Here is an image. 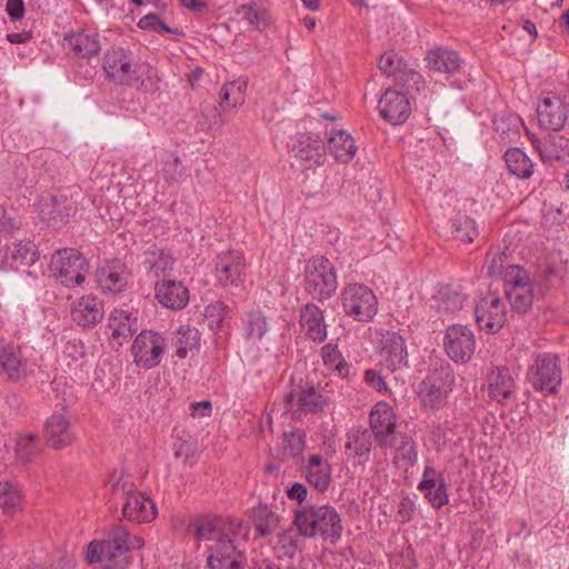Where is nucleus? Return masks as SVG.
I'll return each mask as SVG.
<instances>
[{
	"instance_id": "nucleus-1",
	"label": "nucleus",
	"mask_w": 569,
	"mask_h": 569,
	"mask_svg": "<svg viewBox=\"0 0 569 569\" xmlns=\"http://www.w3.org/2000/svg\"><path fill=\"white\" fill-rule=\"evenodd\" d=\"M194 533L199 540L209 541V569H239L240 553L233 546L232 537L248 535L239 521L223 518H200L194 522Z\"/></svg>"
},
{
	"instance_id": "nucleus-2",
	"label": "nucleus",
	"mask_w": 569,
	"mask_h": 569,
	"mask_svg": "<svg viewBox=\"0 0 569 569\" xmlns=\"http://www.w3.org/2000/svg\"><path fill=\"white\" fill-rule=\"evenodd\" d=\"M144 546L139 536H131L126 528L116 525L110 528L106 539L92 541L88 548L89 562H100L103 569H124L128 565V551Z\"/></svg>"
},
{
	"instance_id": "nucleus-3",
	"label": "nucleus",
	"mask_w": 569,
	"mask_h": 569,
	"mask_svg": "<svg viewBox=\"0 0 569 569\" xmlns=\"http://www.w3.org/2000/svg\"><path fill=\"white\" fill-rule=\"evenodd\" d=\"M293 523L306 538L320 537L332 543L342 535L343 526L339 512L330 505H306L296 510Z\"/></svg>"
},
{
	"instance_id": "nucleus-4",
	"label": "nucleus",
	"mask_w": 569,
	"mask_h": 569,
	"mask_svg": "<svg viewBox=\"0 0 569 569\" xmlns=\"http://www.w3.org/2000/svg\"><path fill=\"white\" fill-rule=\"evenodd\" d=\"M102 67L107 77L114 82L148 90L150 68L136 61L131 52L122 48L112 49L104 54Z\"/></svg>"
},
{
	"instance_id": "nucleus-5",
	"label": "nucleus",
	"mask_w": 569,
	"mask_h": 569,
	"mask_svg": "<svg viewBox=\"0 0 569 569\" xmlns=\"http://www.w3.org/2000/svg\"><path fill=\"white\" fill-rule=\"evenodd\" d=\"M337 272L332 262L323 256L308 259L303 267V288L313 299L325 301L337 290Z\"/></svg>"
},
{
	"instance_id": "nucleus-6",
	"label": "nucleus",
	"mask_w": 569,
	"mask_h": 569,
	"mask_svg": "<svg viewBox=\"0 0 569 569\" xmlns=\"http://www.w3.org/2000/svg\"><path fill=\"white\" fill-rule=\"evenodd\" d=\"M50 276L68 288H74L86 281L89 262L77 249L58 250L49 263Z\"/></svg>"
},
{
	"instance_id": "nucleus-7",
	"label": "nucleus",
	"mask_w": 569,
	"mask_h": 569,
	"mask_svg": "<svg viewBox=\"0 0 569 569\" xmlns=\"http://www.w3.org/2000/svg\"><path fill=\"white\" fill-rule=\"evenodd\" d=\"M340 301L346 316L359 322L371 321L378 312V298L363 283L346 284L340 292Z\"/></svg>"
},
{
	"instance_id": "nucleus-8",
	"label": "nucleus",
	"mask_w": 569,
	"mask_h": 569,
	"mask_svg": "<svg viewBox=\"0 0 569 569\" xmlns=\"http://www.w3.org/2000/svg\"><path fill=\"white\" fill-rule=\"evenodd\" d=\"M455 373L448 363L435 368L419 386L421 403L431 410L441 408L452 391Z\"/></svg>"
},
{
	"instance_id": "nucleus-9",
	"label": "nucleus",
	"mask_w": 569,
	"mask_h": 569,
	"mask_svg": "<svg viewBox=\"0 0 569 569\" xmlns=\"http://www.w3.org/2000/svg\"><path fill=\"white\" fill-rule=\"evenodd\" d=\"M559 358L553 353L538 355L528 370V381L543 395H553L561 385Z\"/></svg>"
},
{
	"instance_id": "nucleus-10",
	"label": "nucleus",
	"mask_w": 569,
	"mask_h": 569,
	"mask_svg": "<svg viewBox=\"0 0 569 569\" xmlns=\"http://www.w3.org/2000/svg\"><path fill=\"white\" fill-rule=\"evenodd\" d=\"M371 435L381 449L392 448L396 445L398 419L393 408L385 402H377L369 415Z\"/></svg>"
},
{
	"instance_id": "nucleus-11",
	"label": "nucleus",
	"mask_w": 569,
	"mask_h": 569,
	"mask_svg": "<svg viewBox=\"0 0 569 569\" xmlns=\"http://www.w3.org/2000/svg\"><path fill=\"white\" fill-rule=\"evenodd\" d=\"M166 339L152 330H142L133 340L131 353L134 363L143 369L157 367L166 350Z\"/></svg>"
},
{
	"instance_id": "nucleus-12",
	"label": "nucleus",
	"mask_w": 569,
	"mask_h": 569,
	"mask_svg": "<svg viewBox=\"0 0 569 569\" xmlns=\"http://www.w3.org/2000/svg\"><path fill=\"white\" fill-rule=\"evenodd\" d=\"M443 348L447 356L456 363H467L476 350V338L472 330L463 325L447 328Z\"/></svg>"
},
{
	"instance_id": "nucleus-13",
	"label": "nucleus",
	"mask_w": 569,
	"mask_h": 569,
	"mask_svg": "<svg viewBox=\"0 0 569 569\" xmlns=\"http://www.w3.org/2000/svg\"><path fill=\"white\" fill-rule=\"evenodd\" d=\"M378 352L380 366L395 372L408 363V352L403 337L396 331H381L379 333Z\"/></svg>"
},
{
	"instance_id": "nucleus-14",
	"label": "nucleus",
	"mask_w": 569,
	"mask_h": 569,
	"mask_svg": "<svg viewBox=\"0 0 569 569\" xmlns=\"http://www.w3.org/2000/svg\"><path fill=\"white\" fill-rule=\"evenodd\" d=\"M323 148L318 136L299 133L290 149L291 166L299 170H309L321 164Z\"/></svg>"
},
{
	"instance_id": "nucleus-15",
	"label": "nucleus",
	"mask_w": 569,
	"mask_h": 569,
	"mask_svg": "<svg viewBox=\"0 0 569 569\" xmlns=\"http://www.w3.org/2000/svg\"><path fill=\"white\" fill-rule=\"evenodd\" d=\"M507 309L501 298L489 292L479 299L475 307L476 321L481 330L498 332L506 322Z\"/></svg>"
},
{
	"instance_id": "nucleus-16",
	"label": "nucleus",
	"mask_w": 569,
	"mask_h": 569,
	"mask_svg": "<svg viewBox=\"0 0 569 569\" xmlns=\"http://www.w3.org/2000/svg\"><path fill=\"white\" fill-rule=\"evenodd\" d=\"M246 258L242 251L228 250L217 256L214 272L222 287H240L246 279Z\"/></svg>"
},
{
	"instance_id": "nucleus-17",
	"label": "nucleus",
	"mask_w": 569,
	"mask_h": 569,
	"mask_svg": "<svg viewBox=\"0 0 569 569\" xmlns=\"http://www.w3.org/2000/svg\"><path fill=\"white\" fill-rule=\"evenodd\" d=\"M284 406L295 419L323 410L326 399L313 388H300L284 396Z\"/></svg>"
},
{
	"instance_id": "nucleus-18",
	"label": "nucleus",
	"mask_w": 569,
	"mask_h": 569,
	"mask_svg": "<svg viewBox=\"0 0 569 569\" xmlns=\"http://www.w3.org/2000/svg\"><path fill=\"white\" fill-rule=\"evenodd\" d=\"M568 107L558 96L542 98L537 106L540 127L551 131H560L568 120Z\"/></svg>"
},
{
	"instance_id": "nucleus-19",
	"label": "nucleus",
	"mask_w": 569,
	"mask_h": 569,
	"mask_svg": "<svg viewBox=\"0 0 569 569\" xmlns=\"http://www.w3.org/2000/svg\"><path fill=\"white\" fill-rule=\"evenodd\" d=\"M154 298L170 310H182L189 302L188 288L178 280L162 279L154 284Z\"/></svg>"
},
{
	"instance_id": "nucleus-20",
	"label": "nucleus",
	"mask_w": 569,
	"mask_h": 569,
	"mask_svg": "<svg viewBox=\"0 0 569 569\" xmlns=\"http://www.w3.org/2000/svg\"><path fill=\"white\" fill-rule=\"evenodd\" d=\"M44 437L54 450L69 447L77 440L73 426L62 413H54L46 421Z\"/></svg>"
},
{
	"instance_id": "nucleus-21",
	"label": "nucleus",
	"mask_w": 569,
	"mask_h": 569,
	"mask_svg": "<svg viewBox=\"0 0 569 569\" xmlns=\"http://www.w3.org/2000/svg\"><path fill=\"white\" fill-rule=\"evenodd\" d=\"M417 488L425 493V498L436 509H440L449 502L446 480L442 473L432 467L425 468L422 479Z\"/></svg>"
},
{
	"instance_id": "nucleus-22",
	"label": "nucleus",
	"mask_w": 569,
	"mask_h": 569,
	"mask_svg": "<svg viewBox=\"0 0 569 569\" xmlns=\"http://www.w3.org/2000/svg\"><path fill=\"white\" fill-rule=\"evenodd\" d=\"M410 111V102L407 96L397 90L388 89L379 101L381 117L393 126L403 123Z\"/></svg>"
},
{
	"instance_id": "nucleus-23",
	"label": "nucleus",
	"mask_w": 569,
	"mask_h": 569,
	"mask_svg": "<svg viewBox=\"0 0 569 569\" xmlns=\"http://www.w3.org/2000/svg\"><path fill=\"white\" fill-rule=\"evenodd\" d=\"M123 517L134 523H149L157 518L154 501L142 492L130 493L122 507Z\"/></svg>"
},
{
	"instance_id": "nucleus-24",
	"label": "nucleus",
	"mask_w": 569,
	"mask_h": 569,
	"mask_svg": "<svg viewBox=\"0 0 569 569\" xmlns=\"http://www.w3.org/2000/svg\"><path fill=\"white\" fill-rule=\"evenodd\" d=\"M96 282L103 292H121L128 283L126 267L118 261L104 263L96 272Z\"/></svg>"
},
{
	"instance_id": "nucleus-25",
	"label": "nucleus",
	"mask_w": 569,
	"mask_h": 569,
	"mask_svg": "<svg viewBox=\"0 0 569 569\" xmlns=\"http://www.w3.org/2000/svg\"><path fill=\"white\" fill-rule=\"evenodd\" d=\"M426 61L429 70L447 76L458 73L463 63L462 58L457 51L445 47L430 50L427 53Z\"/></svg>"
},
{
	"instance_id": "nucleus-26",
	"label": "nucleus",
	"mask_w": 569,
	"mask_h": 569,
	"mask_svg": "<svg viewBox=\"0 0 569 569\" xmlns=\"http://www.w3.org/2000/svg\"><path fill=\"white\" fill-rule=\"evenodd\" d=\"M372 449V435L363 427H352L346 433L345 450L349 457L357 458L360 465L369 461Z\"/></svg>"
},
{
	"instance_id": "nucleus-27",
	"label": "nucleus",
	"mask_w": 569,
	"mask_h": 569,
	"mask_svg": "<svg viewBox=\"0 0 569 569\" xmlns=\"http://www.w3.org/2000/svg\"><path fill=\"white\" fill-rule=\"evenodd\" d=\"M380 70L388 74L393 76L398 82L406 83L412 80L415 83L420 79V74L413 67L407 64L402 57L393 50L386 51L379 59Z\"/></svg>"
},
{
	"instance_id": "nucleus-28",
	"label": "nucleus",
	"mask_w": 569,
	"mask_h": 569,
	"mask_svg": "<svg viewBox=\"0 0 569 569\" xmlns=\"http://www.w3.org/2000/svg\"><path fill=\"white\" fill-rule=\"evenodd\" d=\"M488 395L492 400L502 402L510 398L516 388L511 372L506 367H495L487 376Z\"/></svg>"
},
{
	"instance_id": "nucleus-29",
	"label": "nucleus",
	"mask_w": 569,
	"mask_h": 569,
	"mask_svg": "<svg viewBox=\"0 0 569 569\" xmlns=\"http://www.w3.org/2000/svg\"><path fill=\"white\" fill-rule=\"evenodd\" d=\"M358 147L355 139L345 130H331L327 133V151L341 163L350 162Z\"/></svg>"
},
{
	"instance_id": "nucleus-30",
	"label": "nucleus",
	"mask_w": 569,
	"mask_h": 569,
	"mask_svg": "<svg viewBox=\"0 0 569 569\" xmlns=\"http://www.w3.org/2000/svg\"><path fill=\"white\" fill-rule=\"evenodd\" d=\"M300 325L306 336L315 342L327 338L323 311L315 303H307L300 311Z\"/></svg>"
},
{
	"instance_id": "nucleus-31",
	"label": "nucleus",
	"mask_w": 569,
	"mask_h": 569,
	"mask_svg": "<svg viewBox=\"0 0 569 569\" xmlns=\"http://www.w3.org/2000/svg\"><path fill=\"white\" fill-rule=\"evenodd\" d=\"M303 475L310 486L325 492L331 482V466L321 455H312L303 467Z\"/></svg>"
},
{
	"instance_id": "nucleus-32",
	"label": "nucleus",
	"mask_w": 569,
	"mask_h": 569,
	"mask_svg": "<svg viewBox=\"0 0 569 569\" xmlns=\"http://www.w3.org/2000/svg\"><path fill=\"white\" fill-rule=\"evenodd\" d=\"M73 321L82 327H93L103 318L101 301L93 296L79 299L71 309Z\"/></svg>"
},
{
	"instance_id": "nucleus-33",
	"label": "nucleus",
	"mask_w": 569,
	"mask_h": 569,
	"mask_svg": "<svg viewBox=\"0 0 569 569\" xmlns=\"http://www.w3.org/2000/svg\"><path fill=\"white\" fill-rule=\"evenodd\" d=\"M433 299L439 311L452 313L463 308L467 295L458 284H446L438 289Z\"/></svg>"
},
{
	"instance_id": "nucleus-34",
	"label": "nucleus",
	"mask_w": 569,
	"mask_h": 569,
	"mask_svg": "<svg viewBox=\"0 0 569 569\" xmlns=\"http://www.w3.org/2000/svg\"><path fill=\"white\" fill-rule=\"evenodd\" d=\"M142 263L149 274L159 278L172 270L174 260L164 249L151 246L143 252Z\"/></svg>"
},
{
	"instance_id": "nucleus-35",
	"label": "nucleus",
	"mask_w": 569,
	"mask_h": 569,
	"mask_svg": "<svg viewBox=\"0 0 569 569\" xmlns=\"http://www.w3.org/2000/svg\"><path fill=\"white\" fill-rule=\"evenodd\" d=\"M395 448L392 463L403 470L413 467L418 460V451L415 440L407 433L399 432Z\"/></svg>"
},
{
	"instance_id": "nucleus-36",
	"label": "nucleus",
	"mask_w": 569,
	"mask_h": 569,
	"mask_svg": "<svg viewBox=\"0 0 569 569\" xmlns=\"http://www.w3.org/2000/svg\"><path fill=\"white\" fill-rule=\"evenodd\" d=\"M492 123L493 131L500 142L512 143L519 139L522 120L518 116L500 113L495 116Z\"/></svg>"
},
{
	"instance_id": "nucleus-37",
	"label": "nucleus",
	"mask_w": 569,
	"mask_h": 569,
	"mask_svg": "<svg viewBox=\"0 0 569 569\" xmlns=\"http://www.w3.org/2000/svg\"><path fill=\"white\" fill-rule=\"evenodd\" d=\"M67 48L78 57L89 58L98 54L100 43L94 34L74 32L64 37Z\"/></svg>"
},
{
	"instance_id": "nucleus-38",
	"label": "nucleus",
	"mask_w": 569,
	"mask_h": 569,
	"mask_svg": "<svg viewBox=\"0 0 569 569\" xmlns=\"http://www.w3.org/2000/svg\"><path fill=\"white\" fill-rule=\"evenodd\" d=\"M247 80L237 79L226 82L220 91V107L223 111L237 109L244 103Z\"/></svg>"
},
{
	"instance_id": "nucleus-39",
	"label": "nucleus",
	"mask_w": 569,
	"mask_h": 569,
	"mask_svg": "<svg viewBox=\"0 0 569 569\" xmlns=\"http://www.w3.org/2000/svg\"><path fill=\"white\" fill-rule=\"evenodd\" d=\"M251 518L256 531L261 537L273 533L280 522V516L262 503L253 507Z\"/></svg>"
},
{
	"instance_id": "nucleus-40",
	"label": "nucleus",
	"mask_w": 569,
	"mask_h": 569,
	"mask_svg": "<svg viewBox=\"0 0 569 569\" xmlns=\"http://www.w3.org/2000/svg\"><path fill=\"white\" fill-rule=\"evenodd\" d=\"M506 166L510 173L520 179H528L533 173L531 159L519 148H510L505 153Z\"/></svg>"
},
{
	"instance_id": "nucleus-41",
	"label": "nucleus",
	"mask_w": 569,
	"mask_h": 569,
	"mask_svg": "<svg viewBox=\"0 0 569 569\" xmlns=\"http://www.w3.org/2000/svg\"><path fill=\"white\" fill-rule=\"evenodd\" d=\"M199 342V331L190 326H181L173 338V343L177 347L176 353L180 359L186 358L189 351L197 349Z\"/></svg>"
},
{
	"instance_id": "nucleus-42",
	"label": "nucleus",
	"mask_w": 569,
	"mask_h": 569,
	"mask_svg": "<svg viewBox=\"0 0 569 569\" xmlns=\"http://www.w3.org/2000/svg\"><path fill=\"white\" fill-rule=\"evenodd\" d=\"M108 326L113 337H128L137 330V318L124 310L114 309L109 315Z\"/></svg>"
},
{
	"instance_id": "nucleus-43",
	"label": "nucleus",
	"mask_w": 569,
	"mask_h": 569,
	"mask_svg": "<svg viewBox=\"0 0 569 569\" xmlns=\"http://www.w3.org/2000/svg\"><path fill=\"white\" fill-rule=\"evenodd\" d=\"M321 358L323 365L335 372L340 378H347L349 376L350 367L345 360L343 356L338 349L337 345L327 343L321 348Z\"/></svg>"
},
{
	"instance_id": "nucleus-44",
	"label": "nucleus",
	"mask_w": 569,
	"mask_h": 569,
	"mask_svg": "<svg viewBox=\"0 0 569 569\" xmlns=\"http://www.w3.org/2000/svg\"><path fill=\"white\" fill-rule=\"evenodd\" d=\"M452 233L462 242H472L478 234L475 220L466 214H457L451 222Z\"/></svg>"
},
{
	"instance_id": "nucleus-45",
	"label": "nucleus",
	"mask_w": 569,
	"mask_h": 569,
	"mask_svg": "<svg viewBox=\"0 0 569 569\" xmlns=\"http://www.w3.org/2000/svg\"><path fill=\"white\" fill-rule=\"evenodd\" d=\"M506 296L513 310L522 312L527 311L532 303L531 286L520 288L506 289Z\"/></svg>"
},
{
	"instance_id": "nucleus-46",
	"label": "nucleus",
	"mask_w": 569,
	"mask_h": 569,
	"mask_svg": "<svg viewBox=\"0 0 569 569\" xmlns=\"http://www.w3.org/2000/svg\"><path fill=\"white\" fill-rule=\"evenodd\" d=\"M204 316L210 329L218 331L222 329L223 323L229 316V308L223 302L216 301L206 307Z\"/></svg>"
},
{
	"instance_id": "nucleus-47",
	"label": "nucleus",
	"mask_w": 569,
	"mask_h": 569,
	"mask_svg": "<svg viewBox=\"0 0 569 569\" xmlns=\"http://www.w3.org/2000/svg\"><path fill=\"white\" fill-rule=\"evenodd\" d=\"M306 448L305 433L302 431H291L283 435L282 449L283 455L288 457H300Z\"/></svg>"
},
{
	"instance_id": "nucleus-48",
	"label": "nucleus",
	"mask_w": 569,
	"mask_h": 569,
	"mask_svg": "<svg viewBox=\"0 0 569 569\" xmlns=\"http://www.w3.org/2000/svg\"><path fill=\"white\" fill-rule=\"evenodd\" d=\"M506 289L520 288L530 284L528 272L517 264H509L501 274Z\"/></svg>"
},
{
	"instance_id": "nucleus-49",
	"label": "nucleus",
	"mask_w": 569,
	"mask_h": 569,
	"mask_svg": "<svg viewBox=\"0 0 569 569\" xmlns=\"http://www.w3.org/2000/svg\"><path fill=\"white\" fill-rule=\"evenodd\" d=\"M269 327L266 317L257 311L248 317L247 333L254 339H261L268 331Z\"/></svg>"
},
{
	"instance_id": "nucleus-50",
	"label": "nucleus",
	"mask_w": 569,
	"mask_h": 569,
	"mask_svg": "<svg viewBox=\"0 0 569 569\" xmlns=\"http://www.w3.org/2000/svg\"><path fill=\"white\" fill-rule=\"evenodd\" d=\"M237 16L256 28H260V26L263 24L266 20L264 11L250 4H243L238 8Z\"/></svg>"
},
{
	"instance_id": "nucleus-51",
	"label": "nucleus",
	"mask_w": 569,
	"mask_h": 569,
	"mask_svg": "<svg viewBox=\"0 0 569 569\" xmlns=\"http://www.w3.org/2000/svg\"><path fill=\"white\" fill-rule=\"evenodd\" d=\"M0 365L10 379L20 378V359L10 350L3 349L0 353Z\"/></svg>"
},
{
	"instance_id": "nucleus-52",
	"label": "nucleus",
	"mask_w": 569,
	"mask_h": 569,
	"mask_svg": "<svg viewBox=\"0 0 569 569\" xmlns=\"http://www.w3.org/2000/svg\"><path fill=\"white\" fill-rule=\"evenodd\" d=\"M12 257L14 260H20L21 263L32 266L36 262V249L33 242L31 240L19 241Z\"/></svg>"
},
{
	"instance_id": "nucleus-53",
	"label": "nucleus",
	"mask_w": 569,
	"mask_h": 569,
	"mask_svg": "<svg viewBox=\"0 0 569 569\" xmlns=\"http://www.w3.org/2000/svg\"><path fill=\"white\" fill-rule=\"evenodd\" d=\"M36 450L34 437L32 435L20 437L16 446V455L23 462L32 461Z\"/></svg>"
},
{
	"instance_id": "nucleus-54",
	"label": "nucleus",
	"mask_w": 569,
	"mask_h": 569,
	"mask_svg": "<svg viewBox=\"0 0 569 569\" xmlns=\"http://www.w3.org/2000/svg\"><path fill=\"white\" fill-rule=\"evenodd\" d=\"M505 252H500L499 250L489 252L486 258V267L487 273L490 277L501 276L506 269L503 266L505 262Z\"/></svg>"
},
{
	"instance_id": "nucleus-55",
	"label": "nucleus",
	"mask_w": 569,
	"mask_h": 569,
	"mask_svg": "<svg viewBox=\"0 0 569 569\" xmlns=\"http://www.w3.org/2000/svg\"><path fill=\"white\" fill-rule=\"evenodd\" d=\"M416 511V502L408 496H405L399 501L397 509V519L402 523L409 522L415 518Z\"/></svg>"
},
{
	"instance_id": "nucleus-56",
	"label": "nucleus",
	"mask_w": 569,
	"mask_h": 569,
	"mask_svg": "<svg viewBox=\"0 0 569 569\" xmlns=\"http://www.w3.org/2000/svg\"><path fill=\"white\" fill-rule=\"evenodd\" d=\"M109 486L114 493L123 492L127 497L130 493L136 492L133 491L134 483L131 481L129 477H124L122 475H113L109 480Z\"/></svg>"
},
{
	"instance_id": "nucleus-57",
	"label": "nucleus",
	"mask_w": 569,
	"mask_h": 569,
	"mask_svg": "<svg viewBox=\"0 0 569 569\" xmlns=\"http://www.w3.org/2000/svg\"><path fill=\"white\" fill-rule=\"evenodd\" d=\"M62 356L67 359H70L68 365H70L71 361H77V360L83 358L84 346L81 342V340L73 339V340L67 341L62 349Z\"/></svg>"
},
{
	"instance_id": "nucleus-58",
	"label": "nucleus",
	"mask_w": 569,
	"mask_h": 569,
	"mask_svg": "<svg viewBox=\"0 0 569 569\" xmlns=\"http://www.w3.org/2000/svg\"><path fill=\"white\" fill-rule=\"evenodd\" d=\"M365 381L368 386L378 392L387 391V383L385 377L376 370H367L365 372Z\"/></svg>"
},
{
	"instance_id": "nucleus-59",
	"label": "nucleus",
	"mask_w": 569,
	"mask_h": 569,
	"mask_svg": "<svg viewBox=\"0 0 569 569\" xmlns=\"http://www.w3.org/2000/svg\"><path fill=\"white\" fill-rule=\"evenodd\" d=\"M212 412V405L209 400H202L190 405V415L193 418L210 417Z\"/></svg>"
},
{
	"instance_id": "nucleus-60",
	"label": "nucleus",
	"mask_w": 569,
	"mask_h": 569,
	"mask_svg": "<svg viewBox=\"0 0 569 569\" xmlns=\"http://www.w3.org/2000/svg\"><path fill=\"white\" fill-rule=\"evenodd\" d=\"M6 11L12 21L20 20L24 16L23 0H8Z\"/></svg>"
},
{
	"instance_id": "nucleus-61",
	"label": "nucleus",
	"mask_w": 569,
	"mask_h": 569,
	"mask_svg": "<svg viewBox=\"0 0 569 569\" xmlns=\"http://www.w3.org/2000/svg\"><path fill=\"white\" fill-rule=\"evenodd\" d=\"M181 164L180 158L174 156L170 161L164 164L163 177L167 181H176L179 178V167Z\"/></svg>"
},
{
	"instance_id": "nucleus-62",
	"label": "nucleus",
	"mask_w": 569,
	"mask_h": 569,
	"mask_svg": "<svg viewBox=\"0 0 569 569\" xmlns=\"http://www.w3.org/2000/svg\"><path fill=\"white\" fill-rule=\"evenodd\" d=\"M287 495L289 499L297 500L300 503L303 502L308 496V489L300 482H295L288 490Z\"/></svg>"
},
{
	"instance_id": "nucleus-63",
	"label": "nucleus",
	"mask_w": 569,
	"mask_h": 569,
	"mask_svg": "<svg viewBox=\"0 0 569 569\" xmlns=\"http://www.w3.org/2000/svg\"><path fill=\"white\" fill-rule=\"evenodd\" d=\"M18 499L17 493L3 490L0 492V507H2L6 512H10L16 507Z\"/></svg>"
},
{
	"instance_id": "nucleus-64",
	"label": "nucleus",
	"mask_w": 569,
	"mask_h": 569,
	"mask_svg": "<svg viewBox=\"0 0 569 569\" xmlns=\"http://www.w3.org/2000/svg\"><path fill=\"white\" fill-rule=\"evenodd\" d=\"M160 22L161 20L157 14L149 13L139 20L138 27L143 30L158 31Z\"/></svg>"
}]
</instances>
